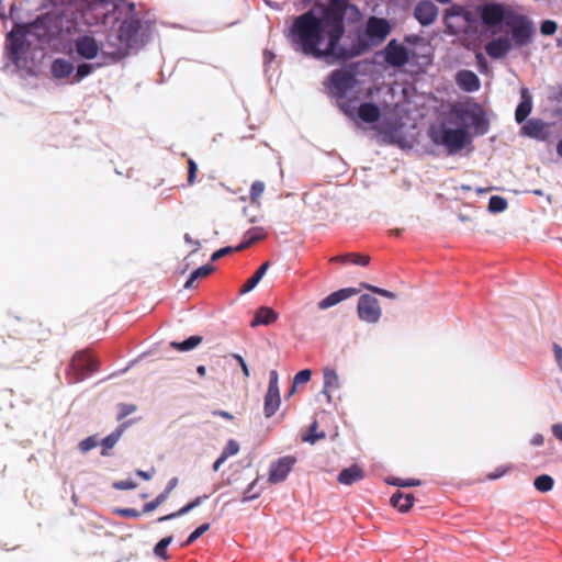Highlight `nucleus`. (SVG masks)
Segmentation results:
<instances>
[{"label": "nucleus", "mask_w": 562, "mask_h": 562, "mask_svg": "<svg viewBox=\"0 0 562 562\" xmlns=\"http://www.w3.org/2000/svg\"><path fill=\"white\" fill-rule=\"evenodd\" d=\"M342 32L338 15L319 7L295 19L291 37L295 48L306 55L339 59L348 57V49L340 44Z\"/></svg>", "instance_id": "f257e3e1"}, {"label": "nucleus", "mask_w": 562, "mask_h": 562, "mask_svg": "<svg viewBox=\"0 0 562 562\" xmlns=\"http://www.w3.org/2000/svg\"><path fill=\"white\" fill-rule=\"evenodd\" d=\"M488 131V117L485 110L474 102H461L445 111L432 124L431 140L456 154L465 148L474 136Z\"/></svg>", "instance_id": "f03ea898"}, {"label": "nucleus", "mask_w": 562, "mask_h": 562, "mask_svg": "<svg viewBox=\"0 0 562 562\" xmlns=\"http://www.w3.org/2000/svg\"><path fill=\"white\" fill-rule=\"evenodd\" d=\"M357 116L364 123L371 124L383 140L397 143L403 146L406 143L407 128L412 126L404 110L395 106L390 110L382 109L372 102H363L357 110Z\"/></svg>", "instance_id": "7ed1b4c3"}, {"label": "nucleus", "mask_w": 562, "mask_h": 562, "mask_svg": "<svg viewBox=\"0 0 562 562\" xmlns=\"http://www.w3.org/2000/svg\"><path fill=\"white\" fill-rule=\"evenodd\" d=\"M43 21H37L32 25H16L9 34L10 48L15 61L19 60L20 55L24 49V44L32 43V38H41L44 36Z\"/></svg>", "instance_id": "20e7f679"}, {"label": "nucleus", "mask_w": 562, "mask_h": 562, "mask_svg": "<svg viewBox=\"0 0 562 562\" xmlns=\"http://www.w3.org/2000/svg\"><path fill=\"white\" fill-rule=\"evenodd\" d=\"M509 31L510 40L516 47H521L532 41L535 29L532 22L524 14L516 11L508 15L505 24Z\"/></svg>", "instance_id": "39448f33"}, {"label": "nucleus", "mask_w": 562, "mask_h": 562, "mask_svg": "<svg viewBox=\"0 0 562 562\" xmlns=\"http://www.w3.org/2000/svg\"><path fill=\"white\" fill-rule=\"evenodd\" d=\"M390 32V24L384 19L371 18L368 21L366 30V38L358 47L348 49V57L358 55L371 45H375L383 41Z\"/></svg>", "instance_id": "423d86ee"}, {"label": "nucleus", "mask_w": 562, "mask_h": 562, "mask_svg": "<svg viewBox=\"0 0 562 562\" xmlns=\"http://www.w3.org/2000/svg\"><path fill=\"white\" fill-rule=\"evenodd\" d=\"M513 12L512 8L496 2L485 3L479 8L480 18L487 27H495L501 23L506 24L508 15H512Z\"/></svg>", "instance_id": "0eeeda50"}, {"label": "nucleus", "mask_w": 562, "mask_h": 562, "mask_svg": "<svg viewBox=\"0 0 562 562\" xmlns=\"http://www.w3.org/2000/svg\"><path fill=\"white\" fill-rule=\"evenodd\" d=\"M75 48L78 56L85 59H94L100 57L101 61L98 63V66L101 67L106 65L112 57L101 53L99 43L97 40L90 35H81L75 42Z\"/></svg>", "instance_id": "6e6552de"}, {"label": "nucleus", "mask_w": 562, "mask_h": 562, "mask_svg": "<svg viewBox=\"0 0 562 562\" xmlns=\"http://www.w3.org/2000/svg\"><path fill=\"white\" fill-rule=\"evenodd\" d=\"M357 314L360 321L368 324H376L382 316V308L376 297L363 294L359 297Z\"/></svg>", "instance_id": "1a4fd4ad"}, {"label": "nucleus", "mask_w": 562, "mask_h": 562, "mask_svg": "<svg viewBox=\"0 0 562 562\" xmlns=\"http://www.w3.org/2000/svg\"><path fill=\"white\" fill-rule=\"evenodd\" d=\"M323 391L328 403H333L336 398L340 400L339 392L342 389V380L337 370L330 367L323 369Z\"/></svg>", "instance_id": "9d476101"}, {"label": "nucleus", "mask_w": 562, "mask_h": 562, "mask_svg": "<svg viewBox=\"0 0 562 562\" xmlns=\"http://www.w3.org/2000/svg\"><path fill=\"white\" fill-rule=\"evenodd\" d=\"M281 396L279 390V374L277 371L270 372L269 386L265 396V415L271 417L280 408Z\"/></svg>", "instance_id": "9b49d317"}, {"label": "nucleus", "mask_w": 562, "mask_h": 562, "mask_svg": "<svg viewBox=\"0 0 562 562\" xmlns=\"http://www.w3.org/2000/svg\"><path fill=\"white\" fill-rule=\"evenodd\" d=\"M357 79L348 71L341 70L333 74L329 79V89L334 95H344L352 90Z\"/></svg>", "instance_id": "f8f14e48"}, {"label": "nucleus", "mask_w": 562, "mask_h": 562, "mask_svg": "<svg viewBox=\"0 0 562 562\" xmlns=\"http://www.w3.org/2000/svg\"><path fill=\"white\" fill-rule=\"evenodd\" d=\"M295 459L293 457H283L270 465L268 481L271 484H278L284 481L291 472Z\"/></svg>", "instance_id": "ddd939ff"}, {"label": "nucleus", "mask_w": 562, "mask_h": 562, "mask_svg": "<svg viewBox=\"0 0 562 562\" xmlns=\"http://www.w3.org/2000/svg\"><path fill=\"white\" fill-rule=\"evenodd\" d=\"M384 57L390 65L398 67L408 60L409 50L395 41H391L384 49Z\"/></svg>", "instance_id": "4468645a"}, {"label": "nucleus", "mask_w": 562, "mask_h": 562, "mask_svg": "<svg viewBox=\"0 0 562 562\" xmlns=\"http://www.w3.org/2000/svg\"><path fill=\"white\" fill-rule=\"evenodd\" d=\"M514 47L509 37H498L487 44L486 52L493 58H502Z\"/></svg>", "instance_id": "2eb2a0df"}, {"label": "nucleus", "mask_w": 562, "mask_h": 562, "mask_svg": "<svg viewBox=\"0 0 562 562\" xmlns=\"http://www.w3.org/2000/svg\"><path fill=\"white\" fill-rule=\"evenodd\" d=\"M357 294V290L353 289V288H346V289H340L336 292H333L330 293L328 296H326L325 299H323L319 303H318V307L321 310H326V308H329L331 306H335L337 305L338 303L353 296Z\"/></svg>", "instance_id": "dca6fc26"}, {"label": "nucleus", "mask_w": 562, "mask_h": 562, "mask_svg": "<svg viewBox=\"0 0 562 562\" xmlns=\"http://www.w3.org/2000/svg\"><path fill=\"white\" fill-rule=\"evenodd\" d=\"M469 21V14L460 8H452L446 15L447 26L452 33L461 31L462 26Z\"/></svg>", "instance_id": "f3484780"}, {"label": "nucleus", "mask_w": 562, "mask_h": 562, "mask_svg": "<svg viewBox=\"0 0 562 562\" xmlns=\"http://www.w3.org/2000/svg\"><path fill=\"white\" fill-rule=\"evenodd\" d=\"M437 13L436 5L430 1L420 2L415 9L417 20L424 25L432 23Z\"/></svg>", "instance_id": "a211bd4d"}, {"label": "nucleus", "mask_w": 562, "mask_h": 562, "mask_svg": "<svg viewBox=\"0 0 562 562\" xmlns=\"http://www.w3.org/2000/svg\"><path fill=\"white\" fill-rule=\"evenodd\" d=\"M239 451H240L239 442L235 439L228 440L226 442L225 447L223 448L220 457L213 463V470L215 472H217L228 458L238 454Z\"/></svg>", "instance_id": "6ab92c4d"}, {"label": "nucleus", "mask_w": 562, "mask_h": 562, "mask_svg": "<svg viewBox=\"0 0 562 562\" xmlns=\"http://www.w3.org/2000/svg\"><path fill=\"white\" fill-rule=\"evenodd\" d=\"M521 100L515 113L516 121L521 123L532 110V99L528 89L522 88L520 91Z\"/></svg>", "instance_id": "aec40b11"}, {"label": "nucleus", "mask_w": 562, "mask_h": 562, "mask_svg": "<svg viewBox=\"0 0 562 562\" xmlns=\"http://www.w3.org/2000/svg\"><path fill=\"white\" fill-rule=\"evenodd\" d=\"M526 136L544 139L547 137L546 124L539 120H530L522 126Z\"/></svg>", "instance_id": "412c9836"}, {"label": "nucleus", "mask_w": 562, "mask_h": 562, "mask_svg": "<svg viewBox=\"0 0 562 562\" xmlns=\"http://www.w3.org/2000/svg\"><path fill=\"white\" fill-rule=\"evenodd\" d=\"M278 318V314L270 307L262 306L257 310L252 322L250 323L251 327H256L259 325H270L274 323Z\"/></svg>", "instance_id": "4be33fe9"}, {"label": "nucleus", "mask_w": 562, "mask_h": 562, "mask_svg": "<svg viewBox=\"0 0 562 562\" xmlns=\"http://www.w3.org/2000/svg\"><path fill=\"white\" fill-rule=\"evenodd\" d=\"M459 86L467 91H475L480 88V80L472 71H461L457 77Z\"/></svg>", "instance_id": "5701e85b"}, {"label": "nucleus", "mask_w": 562, "mask_h": 562, "mask_svg": "<svg viewBox=\"0 0 562 562\" xmlns=\"http://www.w3.org/2000/svg\"><path fill=\"white\" fill-rule=\"evenodd\" d=\"M177 485H178V479H176V477L171 479L168 482L166 490L161 494H159L154 501L145 504L144 512L150 513V512L155 510L158 506H160L162 503H165L167 501V498L169 497V494L171 493V491Z\"/></svg>", "instance_id": "b1692460"}, {"label": "nucleus", "mask_w": 562, "mask_h": 562, "mask_svg": "<svg viewBox=\"0 0 562 562\" xmlns=\"http://www.w3.org/2000/svg\"><path fill=\"white\" fill-rule=\"evenodd\" d=\"M250 483L243 490V502H249L258 498L262 492V488L259 486L260 475L256 473L250 476Z\"/></svg>", "instance_id": "393cba45"}, {"label": "nucleus", "mask_w": 562, "mask_h": 562, "mask_svg": "<svg viewBox=\"0 0 562 562\" xmlns=\"http://www.w3.org/2000/svg\"><path fill=\"white\" fill-rule=\"evenodd\" d=\"M362 477L363 473L361 469L353 465L342 470L338 475V481L344 485H350L355 482L360 481Z\"/></svg>", "instance_id": "a878e982"}, {"label": "nucleus", "mask_w": 562, "mask_h": 562, "mask_svg": "<svg viewBox=\"0 0 562 562\" xmlns=\"http://www.w3.org/2000/svg\"><path fill=\"white\" fill-rule=\"evenodd\" d=\"M391 504L398 508V510L405 513L413 506L414 496L412 494L397 492L391 497Z\"/></svg>", "instance_id": "bb28decb"}, {"label": "nucleus", "mask_w": 562, "mask_h": 562, "mask_svg": "<svg viewBox=\"0 0 562 562\" xmlns=\"http://www.w3.org/2000/svg\"><path fill=\"white\" fill-rule=\"evenodd\" d=\"M72 70V64L64 59H57L52 65V72L57 78H65L69 76Z\"/></svg>", "instance_id": "cd10ccee"}, {"label": "nucleus", "mask_w": 562, "mask_h": 562, "mask_svg": "<svg viewBox=\"0 0 562 562\" xmlns=\"http://www.w3.org/2000/svg\"><path fill=\"white\" fill-rule=\"evenodd\" d=\"M268 268H269V263L265 262L257 270V272L244 284V286L241 288L240 292L241 293H247V292L251 291L260 282V280L263 278V276L267 272Z\"/></svg>", "instance_id": "c85d7f7f"}, {"label": "nucleus", "mask_w": 562, "mask_h": 562, "mask_svg": "<svg viewBox=\"0 0 562 562\" xmlns=\"http://www.w3.org/2000/svg\"><path fill=\"white\" fill-rule=\"evenodd\" d=\"M533 486L540 493H548L553 490L554 480L551 475L541 474L535 479Z\"/></svg>", "instance_id": "c756f323"}, {"label": "nucleus", "mask_w": 562, "mask_h": 562, "mask_svg": "<svg viewBox=\"0 0 562 562\" xmlns=\"http://www.w3.org/2000/svg\"><path fill=\"white\" fill-rule=\"evenodd\" d=\"M201 503H202V497H196L195 499L190 502L188 505L183 506L178 512L162 516L158 520L166 521V520H170V519L183 516V515L188 514L190 510H192L193 508H195L196 506H199Z\"/></svg>", "instance_id": "7c9ffc66"}, {"label": "nucleus", "mask_w": 562, "mask_h": 562, "mask_svg": "<svg viewBox=\"0 0 562 562\" xmlns=\"http://www.w3.org/2000/svg\"><path fill=\"white\" fill-rule=\"evenodd\" d=\"M202 341L200 336H191L182 342H172V346L180 351H189L198 347Z\"/></svg>", "instance_id": "2f4dec72"}, {"label": "nucleus", "mask_w": 562, "mask_h": 562, "mask_svg": "<svg viewBox=\"0 0 562 562\" xmlns=\"http://www.w3.org/2000/svg\"><path fill=\"white\" fill-rule=\"evenodd\" d=\"M507 201L499 195H493L488 202V211L491 213L504 212L507 209Z\"/></svg>", "instance_id": "473e14b6"}, {"label": "nucleus", "mask_w": 562, "mask_h": 562, "mask_svg": "<svg viewBox=\"0 0 562 562\" xmlns=\"http://www.w3.org/2000/svg\"><path fill=\"white\" fill-rule=\"evenodd\" d=\"M213 270V267L210 266V265H205V266H202L200 268H198L195 271H193L189 278V280L186 282L184 286L186 288H190L192 285V283L198 279V278H201V277H206L209 276Z\"/></svg>", "instance_id": "72a5a7b5"}, {"label": "nucleus", "mask_w": 562, "mask_h": 562, "mask_svg": "<svg viewBox=\"0 0 562 562\" xmlns=\"http://www.w3.org/2000/svg\"><path fill=\"white\" fill-rule=\"evenodd\" d=\"M172 542V537L161 539L154 548V553L158 558L168 559L167 548Z\"/></svg>", "instance_id": "f704fd0d"}, {"label": "nucleus", "mask_w": 562, "mask_h": 562, "mask_svg": "<svg viewBox=\"0 0 562 562\" xmlns=\"http://www.w3.org/2000/svg\"><path fill=\"white\" fill-rule=\"evenodd\" d=\"M265 183L261 181H255L250 188V196L254 203H259L261 195L265 192Z\"/></svg>", "instance_id": "c9c22d12"}, {"label": "nucleus", "mask_w": 562, "mask_h": 562, "mask_svg": "<svg viewBox=\"0 0 562 562\" xmlns=\"http://www.w3.org/2000/svg\"><path fill=\"white\" fill-rule=\"evenodd\" d=\"M325 437V434L324 432H319L317 434L316 432V424H313L311 426V429L308 431V434L304 435L302 437L303 441L305 442H308V443H315L317 440L319 439H323Z\"/></svg>", "instance_id": "e433bc0d"}, {"label": "nucleus", "mask_w": 562, "mask_h": 562, "mask_svg": "<svg viewBox=\"0 0 562 562\" xmlns=\"http://www.w3.org/2000/svg\"><path fill=\"white\" fill-rule=\"evenodd\" d=\"M113 487L115 490H121V491L135 490L137 487V483L133 479H126V480L114 482Z\"/></svg>", "instance_id": "4c0bfd02"}, {"label": "nucleus", "mask_w": 562, "mask_h": 562, "mask_svg": "<svg viewBox=\"0 0 562 562\" xmlns=\"http://www.w3.org/2000/svg\"><path fill=\"white\" fill-rule=\"evenodd\" d=\"M120 438L119 434H111L102 440L103 451L102 454H106V451L112 449Z\"/></svg>", "instance_id": "58836bf2"}, {"label": "nucleus", "mask_w": 562, "mask_h": 562, "mask_svg": "<svg viewBox=\"0 0 562 562\" xmlns=\"http://www.w3.org/2000/svg\"><path fill=\"white\" fill-rule=\"evenodd\" d=\"M558 24L552 20H546L540 25V32L543 35H552L557 32Z\"/></svg>", "instance_id": "ea45409f"}, {"label": "nucleus", "mask_w": 562, "mask_h": 562, "mask_svg": "<svg viewBox=\"0 0 562 562\" xmlns=\"http://www.w3.org/2000/svg\"><path fill=\"white\" fill-rule=\"evenodd\" d=\"M312 371L310 369H304L300 372H297L294 376L293 384H304L307 383L311 380Z\"/></svg>", "instance_id": "a19ab883"}, {"label": "nucleus", "mask_w": 562, "mask_h": 562, "mask_svg": "<svg viewBox=\"0 0 562 562\" xmlns=\"http://www.w3.org/2000/svg\"><path fill=\"white\" fill-rule=\"evenodd\" d=\"M210 526L209 524H204V525H201L200 527H198L190 536L189 538L187 539L186 541V546L187 544H190L192 543L193 541H195L198 538H200L206 530H209Z\"/></svg>", "instance_id": "79ce46f5"}, {"label": "nucleus", "mask_w": 562, "mask_h": 562, "mask_svg": "<svg viewBox=\"0 0 562 562\" xmlns=\"http://www.w3.org/2000/svg\"><path fill=\"white\" fill-rule=\"evenodd\" d=\"M389 483L392 485H395V486H403V487L419 485V481L415 480V479H408V480L393 479L392 481H389Z\"/></svg>", "instance_id": "37998d69"}, {"label": "nucleus", "mask_w": 562, "mask_h": 562, "mask_svg": "<svg viewBox=\"0 0 562 562\" xmlns=\"http://www.w3.org/2000/svg\"><path fill=\"white\" fill-rule=\"evenodd\" d=\"M92 69L93 68L91 65H88V64L79 65V67L77 69V74H76L77 80L79 81V80L83 79L85 77H87L88 75H90Z\"/></svg>", "instance_id": "c03bdc74"}, {"label": "nucleus", "mask_w": 562, "mask_h": 562, "mask_svg": "<svg viewBox=\"0 0 562 562\" xmlns=\"http://www.w3.org/2000/svg\"><path fill=\"white\" fill-rule=\"evenodd\" d=\"M97 446V440L93 437L86 438L79 443V449L87 452Z\"/></svg>", "instance_id": "a18cd8bd"}, {"label": "nucleus", "mask_w": 562, "mask_h": 562, "mask_svg": "<svg viewBox=\"0 0 562 562\" xmlns=\"http://www.w3.org/2000/svg\"><path fill=\"white\" fill-rule=\"evenodd\" d=\"M553 353H554V360L559 367V369L562 371V346L558 344H553Z\"/></svg>", "instance_id": "49530a36"}, {"label": "nucleus", "mask_w": 562, "mask_h": 562, "mask_svg": "<svg viewBox=\"0 0 562 562\" xmlns=\"http://www.w3.org/2000/svg\"><path fill=\"white\" fill-rule=\"evenodd\" d=\"M349 260L359 266H367L369 263V257L363 255H350Z\"/></svg>", "instance_id": "de8ad7c7"}, {"label": "nucleus", "mask_w": 562, "mask_h": 562, "mask_svg": "<svg viewBox=\"0 0 562 562\" xmlns=\"http://www.w3.org/2000/svg\"><path fill=\"white\" fill-rule=\"evenodd\" d=\"M551 432L552 435L562 442V424L555 423L551 426Z\"/></svg>", "instance_id": "09e8293b"}, {"label": "nucleus", "mask_w": 562, "mask_h": 562, "mask_svg": "<svg viewBox=\"0 0 562 562\" xmlns=\"http://www.w3.org/2000/svg\"><path fill=\"white\" fill-rule=\"evenodd\" d=\"M529 441H530V443H531L532 446H535V447H540V446H542V445H543V442H544V437H543V435H542V434L537 432V434H533V435L531 436V438H530V440H529Z\"/></svg>", "instance_id": "8fccbe9b"}, {"label": "nucleus", "mask_w": 562, "mask_h": 562, "mask_svg": "<svg viewBox=\"0 0 562 562\" xmlns=\"http://www.w3.org/2000/svg\"><path fill=\"white\" fill-rule=\"evenodd\" d=\"M231 251H232V248H231V247H225V248L218 249V250H216V251L212 255L211 259H212L213 261H215V260L220 259L222 256H224V255H226V254H228V252H231Z\"/></svg>", "instance_id": "3c124183"}, {"label": "nucleus", "mask_w": 562, "mask_h": 562, "mask_svg": "<svg viewBox=\"0 0 562 562\" xmlns=\"http://www.w3.org/2000/svg\"><path fill=\"white\" fill-rule=\"evenodd\" d=\"M507 472H508V468L497 469L495 472L488 474V479H491V480L498 479V477L505 475Z\"/></svg>", "instance_id": "603ef678"}, {"label": "nucleus", "mask_w": 562, "mask_h": 562, "mask_svg": "<svg viewBox=\"0 0 562 562\" xmlns=\"http://www.w3.org/2000/svg\"><path fill=\"white\" fill-rule=\"evenodd\" d=\"M367 288L372 290V291H374V292H376V293H379V294H381V295H383V296H385V297H389V299H393L394 297V294L389 292V291H386V290L379 289V288H375V286H370V285H368Z\"/></svg>", "instance_id": "864d4df0"}, {"label": "nucleus", "mask_w": 562, "mask_h": 562, "mask_svg": "<svg viewBox=\"0 0 562 562\" xmlns=\"http://www.w3.org/2000/svg\"><path fill=\"white\" fill-rule=\"evenodd\" d=\"M235 358L238 361V363L240 364L243 373L245 374V376H249V370H248V367H247L245 360L240 356H235Z\"/></svg>", "instance_id": "5fc2aeb1"}, {"label": "nucleus", "mask_w": 562, "mask_h": 562, "mask_svg": "<svg viewBox=\"0 0 562 562\" xmlns=\"http://www.w3.org/2000/svg\"><path fill=\"white\" fill-rule=\"evenodd\" d=\"M136 474L142 477L143 480L145 481H149L151 477H153V474H154V471L153 472H147V471H143V470H138L136 472Z\"/></svg>", "instance_id": "6e6d98bb"}, {"label": "nucleus", "mask_w": 562, "mask_h": 562, "mask_svg": "<svg viewBox=\"0 0 562 562\" xmlns=\"http://www.w3.org/2000/svg\"><path fill=\"white\" fill-rule=\"evenodd\" d=\"M120 514L128 517H139V513L135 509H122L120 510Z\"/></svg>", "instance_id": "4d7b16f0"}, {"label": "nucleus", "mask_w": 562, "mask_h": 562, "mask_svg": "<svg viewBox=\"0 0 562 562\" xmlns=\"http://www.w3.org/2000/svg\"><path fill=\"white\" fill-rule=\"evenodd\" d=\"M196 171V165L193 161H190V175H189V181L192 182L193 178L195 176Z\"/></svg>", "instance_id": "13d9d810"}, {"label": "nucleus", "mask_w": 562, "mask_h": 562, "mask_svg": "<svg viewBox=\"0 0 562 562\" xmlns=\"http://www.w3.org/2000/svg\"><path fill=\"white\" fill-rule=\"evenodd\" d=\"M196 372L201 375V376H204L205 373H206V368L204 366H199L198 369H196Z\"/></svg>", "instance_id": "bf43d9fd"}, {"label": "nucleus", "mask_w": 562, "mask_h": 562, "mask_svg": "<svg viewBox=\"0 0 562 562\" xmlns=\"http://www.w3.org/2000/svg\"><path fill=\"white\" fill-rule=\"evenodd\" d=\"M218 415L224 417V418H227V419H232L233 418V416L229 413H227V412H220Z\"/></svg>", "instance_id": "052dcab7"}, {"label": "nucleus", "mask_w": 562, "mask_h": 562, "mask_svg": "<svg viewBox=\"0 0 562 562\" xmlns=\"http://www.w3.org/2000/svg\"><path fill=\"white\" fill-rule=\"evenodd\" d=\"M333 261H346V260H349V256H345V257H335L331 259Z\"/></svg>", "instance_id": "680f3d73"}, {"label": "nucleus", "mask_w": 562, "mask_h": 562, "mask_svg": "<svg viewBox=\"0 0 562 562\" xmlns=\"http://www.w3.org/2000/svg\"><path fill=\"white\" fill-rule=\"evenodd\" d=\"M340 106L344 109V111H345V113H346V114H348V115H350V116H352V115H353V113H352L350 110H348L347 108H345V105H344V104H341Z\"/></svg>", "instance_id": "e2e57ef3"}, {"label": "nucleus", "mask_w": 562, "mask_h": 562, "mask_svg": "<svg viewBox=\"0 0 562 562\" xmlns=\"http://www.w3.org/2000/svg\"><path fill=\"white\" fill-rule=\"evenodd\" d=\"M558 154L562 157V140L558 144Z\"/></svg>", "instance_id": "0e129e2a"}, {"label": "nucleus", "mask_w": 562, "mask_h": 562, "mask_svg": "<svg viewBox=\"0 0 562 562\" xmlns=\"http://www.w3.org/2000/svg\"><path fill=\"white\" fill-rule=\"evenodd\" d=\"M415 44L420 45V46H426V44L424 43V41L418 40V38L415 41Z\"/></svg>", "instance_id": "69168bd1"}, {"label": "nucleus", "mask_w": 562, "mask_h": 562, "mask_svg": "<svg viewBox=\"0 0 562 562\" xmlns=\"http://www.w3.org/2000/svg\"><path fill=\"white\" fill-rule=\"evenodd\" d=\"M558 46L562 47V36L560 38H558Z\"/></svg>", "instance_id": "338daca9"}, {"label": "nucleus", "mask_w": 562, "mask_h": 562, "mask_svg": "<svg viewBox=\"0 0 562 562\" xmlns=\"http://www.w3.org/2000/svg\"><path fill=\"white\" fill-rule=\"evenodd\" d=\"M367 94H368V97L372 98L373 91L371 89H369Z\"/></svg>", "instance_id": "774afa93"}]
</instances>
